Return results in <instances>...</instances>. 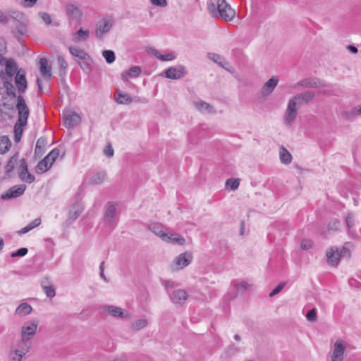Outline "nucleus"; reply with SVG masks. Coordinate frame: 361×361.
<instances>
[{
  "mask_svg": "<svg viewBox=\"0 0 361 361\" xmlns=\"http://www.w3.org/2000/svg\"><path fill=\"white\" fill-rule=\"evenodd\" d=\"M207 5L212 17H219L226 21H231L235 16V11L225 0H208Z\"/></svg>",
  "mask_w": 361,
  "mask_h": 361,
  "instance_id": "nucleus-1",
  "label": "nucleus"
},
{
  "mask_svg": "<svg viewBox=\"0 0 361 361\" xmlns=\"http://www.w3.org/2000/svg\"><path fill=\"white\" fill-rule=\"evenodd\" d=\"M31 345L17 341L9 348L8 357L10 361H23V358L30 352Z\"/></svg>",
  "mask_w": 361,
  "mask_h": 361,
  "instance_id": "nucleus-2",
  "label": "nucleus"
},
{
  "mask_svg": "<svg viewBox=\"0 0 361 361\" xmlns=\"http://www.w3.org/2000/svg\"><path fill=\"white\" fill-rule=\"evenodd\" d=\"M326 261L331 266H337L341 257L348 258L350 257V250L345 247H331L326 252Z\"/></svg>",
  "mask_w": 361,
  "mask_h": 361,
  "instance_id": "nucleus-3",
  "label": "nucleus"
},
{
  "mask_svg": "<svg viewBox=\"0 0 361 361\" xmlns=\"http://www.w3.org/2000/svg\"><path fill=\"white\" fill-rule=\"evenodd\" d=\"M38 324L37 321H28L24 323L20 328V339L19 341L32 346L31 340L37 331Z\"/></svg>",
  "mask_w": 361,
  "mask_h": 361,
  "instance_id": "nucleus-4",
  "label": "nucleus"
},
{
  "mask_svg": "<svg viewBox=\"0 0 361 361\" xmlns=\"http://www.w3.org/2000/svg\"><path fill=\"white\" fill-rule=\"evenodd\" d=\"M59 156V150L57 148L52 149L36 166L37 173H43L51 169L56 159Z\"/></svg>",
  "mask_w": 361,
  "mask_h": 361,
  "instance_id": "nucleus-5",
  "label": "nucleus"
},
{
  "mask_svg": "<svg viewBox=\"0 0 361 361\" xmlns=\"http://www.w3.org/2000/svg\"><path fill=\"white\" fill-rule=\"evenodd\" d=\"M17 102L16 109L18 110V119L16 124L19 125V127H24L27 125L30 111L22 96L17 97Z\"/></svg>",
  "mask_w": 361,
  "mask_h": 361,
  "instance_id": "nucleus-6",
  "label": "nucleus"
},
{
  "mask_svg": "<svg viewBox=\"0 0 361 361\" xmlns=\"http://www.w3.org/2000/svg\"><path fill=\"white\" fill-rule=\"evenodd\" d=\"M193 255L190 252H185L178 255L173 262V268L180 270L188 267L192 261Z\"/></svg>",
  "mask_w": 361,
  "mask_h": 361,
  "instance_id": "nucleus-7",
  "label": "nucleus"
},
{
  "mask_svg": "<svg viewBox=\"0 0 361 361\" xmlns=\"http://www.w3.org/2000/svg\"><path fill=\"white\" fill-rule=\"evenodd\" d=\"M23 18V13L16 10H0V22L4 24H11L13 20L20 21Z\"/></svg>",
  "mask_w": 361,
  "mask_h": 361,
  "instance_id": "nucleus-8",
  "label": "nucleus"
},
{
  "mask_svg": "<svg viewBox=\"0 0 361 361\" xmlns=\"http://www.w3.org/2000/svg\"><path fill=\"white\" fill-rule=\"evenodd\" d=\"M315 97V94L311 91H305L298 94H296L289 101L295 103V105L298 108L300 106L303 104H307L311 102Z\"/></svg>",
  "mask_w": 361,
  "mask_h": 361,
  "instance_id": "nucleus-9",
  "label": "nucleus"
},
{
  "mask_svg": "<svg viewBox=\"0 0 361 361\" xmlns=\"http://www.w3.org/2000/svg\"><path fill=\"white\" fill-rule=\"evenodd\" d=\"M113 25V20L110 18H103L97 22L95 27V35L97 38L102 39L108 33Z\"/></svg>",
  "mask_w": 361,
  "mask_h": 361,
  "instance_id": "nucleus-10",
  "label": "nucleus"
},
{
  "mask_svg": "<svg viewBox=\"0 0 361 361\" xmlns=\"http://www.w3.org/2000/svg\"><path fill=\"white\" fill-rule=\"evenodd\" d=\"M298 107L290 101H288L283 116L284 123L292 126L298 116Z\"/></svg>",
  "mask_w": 361,
  "mask_h": 361,
  "instance_id": "nucleus-11",
  "label": "nucleus"
},
{
  "mask_svg": "<svg viewBox=\"0 0 361 361\" xmlns=\"http://www.w3.org/2000/svg\"><path fill=\"white\" fill-rule=\"evenodd\" d=\"M322 86H326L320 80L314 78H307L300 80L290 87L297 89L299 87L302 88H317Z\"/></svg>",
  "mask_w": 361,
  "mask_h": 361,
  "instance_id": "nucleus-12",
  "label": "nucleus"
},
{
  "mask_svg": "<svg viewBox=\"0 0 361 361\" xmlns=\"http://www.w3.org/2000/svg\"><path fill=\"white\" fill-rule=\"evenodd\" d=\"M18 173L20 180L24 182L32 183L35 181V176L28 172L27 164L25 159H22L19 161Z\"/></svg>",
  "mask_w": 361,
  "mask_h": 361,
  "instance_id": "nucleus-13",
  "label": "nucleus"
},
{
  "mask_svg": "<svg viewBox=\"0 0 361 361\" xmlns=\"http://www.w3.org/2000/svg\"><path fill=\"white\" fill-rule=\"evenodd\" d=\"M169 297L175 305L180 307L188 300V294L183 289H176L169 294Z\"/></svg>",
  "mask_w": 361,
  "mask_h": 361,
  "instance_id": "nucleus-14",
  "label": "nucleus"
},
{
  "mask_svg": "<svg viewBox=\"0 0 361 361\" xmlns=\"http://www.w3.org/2000/svg\"><path fill=\"white\" fill-rule=\"evenodd\" d=\"M26 189V185L24 184L16 185L9 188L6 192L1 194V198L2 200H8L16 198L21 196Z\"/></svg>",
  "mask_w": 361,
  "mask_h": 361,
  "instance_id": "nucleus-15",
  "label": "nucleus"
},
{
  "mask_svg": "<svg viewBox=\"0 0 361 361\" xmlns=\"http://www.w3.org/2000/svg\"><path fill=\"white\" fill-rule=\"evenodd\" d=\"M116 207L114 204H110L107 207L104 213V223L113 229L116 224Z\"/></svg>",
  "mask_w": 361,
  "mask_h": 361,
  "instance_id": "nucleus-16",
  "label": "nucleus"
},
{
  "mask_svg": "<svg viewBox=\"0 0 361 361\" xmlns=\"http://www.w3.org/2000/svg\"><path fill=\"white\" fill-rule=\"evenodd\" d=\"M66 13L70 19L75 20H80L83 16V12L80 7L73 3L66 4Z\"/></svg>",
  "mask_w": 361,
  "mask_h": 361,
  "instance_id": "nucleus-17",
  "label": "nucleus"
},
{
  "mask_svg": "<svg viewBox=\"0 0 361 361\" xmlns=\"http://www.w3.org/2000/svg\"><path fill=\"white\" fill-rule=\"evenodd\" d=\"M185 68L183 66H173L165 71L166 77L169 79L179 80L184 77Z\"/></svg>",
  "mask_w": 361,
  "mask_h": 361,
  "instance_id": "nucleus-18",
  "label": "nucleus"
},
{
  "mask_svg": "<svg viewBox=\"0 0 361 361\" xmlns=\"http://www.w3.org/2000/svg\"><path fill=\"white\" fill-rule=\"evenodd\" d=\"M348 343L344 340L337 339L333 345L331 357H344Z\"/></svg>",
  "mask_w": 361,
  "mask_h": 361,
  "instance_id": "nucleus-19",
  "label": "nucleus"
},
{
  "mask_svg": "<svg viewBox=\"0 0 361 361\" xmlns=\"http://www.w3.org/2000/svg\"><path fill=\"white\" fill-rule=\"evenodd\" d=\"M105 312L114 317H120L122 319H127L131 317L130 314L123 310V309L113 305H107L104 307Z\"/></svg>",
  "mask_w": 361,
  "mask_h": 361,
  "instance_id": "nucleus-20",
  "label": "nucleus"
},
{
  "mask_svg": "<svg viewBox=\"0 0 361 361\" xmlns=\"http://www.w3.org/2000/svg\"><path fill=\"white\" fill-rule=\"evenodd\" d=\"M279 81V80L277 76H272L263 85L262 88V94L263 96L270 95L274 90L275 87L277 86Z\"/></svg>",
  "mask_w": 361,
  "mask_h": 361,
  "instance_id": "nucleus-21",
  "label": "nucleus"
},
{
  "mask_svg": "<svg viewBox=\"0 0 361 361\" xmlns=\"http://www.w3.org/2000/svg\"><path fill=\"white\" fill-rule=\"evenodd\" d=\"M193 105L201 113L209 114H214L216 113L214 107L204 101H195L193 102Z\"/></svg>",
  "mask_w": 361,
  "mask_h": 361,
  "instance_id": "nucleus-22",
  "label": "nucleus"
},
{
  "mask_svg": "<svg viewBox=\"0 0 361 361\" xmlns=\"http://www.w3.org/2000/svg\"><path fill=\"white\" fill-rule=\"evenodd\" d=\"M25 16H23V18L20 20H13L11 23L15 25V27L13 28V33L17 37H19L20 36H24L27 34V28L25 23H24Z\"/></svg>",
  "mask_w": 361,
  "mask_h": 361,
  "instance_id": "nucleus-23",
  "label": "nucleus"
},
{
  "mask_svg": "<svg viewBox=\"0 0 361 361\" xmlns=\"http://www.w3.org/2000/svg\"><path fill=\"white\" fill-rule=\"evenodd\" d=\"M15 82L18 91L20 92H24L27 89V80L25 78V73L22 71H18L15 77Z\"/></svg>",
  "mask_w": 361,
  "mask_h": 361,
  "instance_id": "nucleus-24",
  "label": "nucleus"
},
{
  "mask_svg": "<svg viewBox=\"0 0 361 361\" xmlns=\"http://www.w3.org/2000/svg\"><path fill=\"white\" fill-rule=\"evenodd\" d=\"M64 124L66 127L73 128L80 122V117L75 113H68L63 116Z\"/></svg>",
  "mask_w": 361,
  "mask_h": 361,
  "instance_id": "nucleus-25",
  "label": "nucleus"
},
{
  "mask_svg": "<svg viewBox=\"0 0 361 361\" xmlns=\"http://www.w3.org/2000/svg\"><path fill=\"white\" fill-rule=\"evenodd\" d=\"M149 230L157 236L159 237L163 241L168 239L167 233L164 230L161 224L157 223L151 224L149 226Z\"/></svg>",
  "mask_w": 361,
  "mask_h": 361,
  "instance_id": "nucleus-26",
  "label": "nucleus"
},
{
  "mask_svg": "<svg viewBox=\"0 0 361 361\" xmlns=\"http://www.w3.org/2000/svg\"><path fill=\"white\" fill-rule=\"evenodd\" d=\"M39 71L44 79L49 80L51 77V66L45 58H41L39 61Z\"/></svg>",
  "mask_w": 361,
  "mask_h": 361,
  "instance_id": "nucleus-27",
  "label": "nucleus"
},
{
  "mask_svg": "<svg viewBox=\"0 0 361 361\" xmlns=\"http://www.w3.org/2000/svg\"><path fill=\"white\" fill-rule=\"evenodd\" d=\"M141 73V68L140 66H133L129 70L123 72L121 74V78L124 81H127L129 78H137Z\"/></svg>",
  "mask_w": 361,
  "mask_h": 361,
  "instance_id": "nucleus-28",
  "label": "nucleus"
},
{
  "mask_svg": "<svg viewBox=\"0 0 361 361\" xmlns=\"http://www.w3.org/2000/svg\"><path fill=\"white\" fill-rule=\"evenodd\" d=\"M168 239L164 240V242L172 243V244H178L179 245H183L185 244V239L184 237L179 234L176 233H167Z\"/></svg>",
  "mask_w": 361,
  "mask_h": 361,
  "instance_id": "nucleus-29",
  "label": "nucleus"
},
{
  "mask_svg": "<svg viewBox=\"0 0 361 361\" xmlns=\"http://www.w3.org/2000/svg\"><path fill=\"white\" fill-rule=\"evenodd\" d=\"M90 35V30L88 29L80 28L73 35V41L75 42H79L80 41H85L88 39Z\"/></svg>",
  "mask_w": 361,
  "mask_h": 361,
  "instance_id": "nucleus-30",
  "label": "nucleus"
},
{
  "mask_svg": "<svg viewBox=\"0 0 361 361\" xmlns=\"http://www.w3.org/2000/svg\"><path fill=\"white\" fill-rule=\"evenodd\" d=\"M32 310V307L27 302L21 303L16 310L15 314L21 317L29 314Z\"/></svg>",
  "mask_w": 361,
  "mask_h": 361,
  "instance_id": "nucleus-31",
  "label": "nucleus"
},
{
  "mask_svg": "<svg viewBox=\"0 0 361 361\" xmlns=\"http://www.w3.org/2000/svg\"><path fill=\"white\" fill-rule=\"evenodd\" d=\"M280 161L283 164H289L292 161L291 154L283 146L281 147L279 150Z\"/></svg>",
  "mask_w": 361,
  "mask_h": 361,
  "instance_id": "nucleus-32",
  "label": "nucleus"
},
{
  "mask_svg": "<svg viewBox=\"0 0 361 361\" xmlns=\"http://www.w3.org/2000/svg\"><path fill=\"white\" fill-rule=\"evenodd\" d=\"M106 173L103 171L97 172L93 174L90 178V183L92 185H99L106 179Z\"/></svg>",
  "mask_w": 361,
  "mask_h": 361,
  "instance_id": "nucleus-33",
  "label": "nucleus"
},
{
  "mask_svg": "<svg viewBox=\"0 0 361 361\" xmlns=\"http://www.w3.org/2000/svg\"><path fill=\"white\" fill-rule=\"evenodd\" d=\"M41 219L37 218L35 220H33L32 222H30L27 226L21 228L20 231H18V233L19 235H23L27 233V232L30 231L33 228L39 226L41 224Z\"/></svg>",
  "mask_w": 361,
  "mask_h": 361,
  "instance_id": "nucleus-34",
  "label": "nucleus"
},
{
  "mask_svg": "<svg viewBox=\"0 0 361 361\" xmlns=\"http://www.w3.org/2000/svg\"><path fill=\"white\" fill-rule=\"evenodd\" d=\"M208 58L210 60H212V61H214V63H217L221 67L226 69V65H228V63L219 54H214V53H209V54H208Z\"/></svg>",
  "mask_w": 361,
  "mask_h": 361,
  "instance_id": "nucleus-35",
  "label": "nucleus"
},
{
  "mask_svg": "<svg viewBox=\"0 0 361 361\" xmlns=\"http://www.w3.org/2000/svg\"><path fill=\"white\" fill-rule=\"evenodd\" d=\"M11 146V140L7 136L4 135L0 137V154L6 153L8 151Z\"/></svg>",
  "mask_w": 361,
  "mask_h": 361,
  "instance_id": "nucleus-36",
  "label": "nucleus"
},
{
  "mask_svg": "<svg viewBox=\"0 0 361 361\" xmlns=\"http://www.w3.org/2000/svg\"><path fill=\"white\" fill-rule=\"evenodd\" d=\"M153 54L158 59L162 61H173L176 58V55L174 52H171L167 54H162L158 51L154 50Z\"/></svg>",
  "mask_w": 361,
  "mask_h": 361,
  "instance_id": "nucleus-37",
  "label": "nucleus"
},
{
  "mask_svg": "<svg viewBox=\"0 0 361 361\" xmlns=\"http://www.w3.org/2000/svg\"><path fill=\"white\" fill-rule=\"evenodd\" d=\"M69 51L73 56L78 57L80 59H85L88 56L87 54L84 50L76 47H71Z\"/></svg>",
  "mask_w": 361,
  "mask_h": 361,
  "instance_id": "nucleus-38",
  "label": "nucleus"
},
{
  "mask_svg": "<svg viewBox=\"0 0 361 361\" xmlns=\"http://www.w3.org/2000/svg\"><path fill=\"white\" fill-rule=\"evenodd\" d=\"M17 71V66L16 62L12 59L6 60V73L9 76H13L16 74Z\"/></svg>",
  "mask_w": 361,
  "mask_h": 361,
  "instance_id": "nucleus-39",
  "label": "nucleus"
},
{
  "mask_svg": "<svg viewBox=\"0 0 361 361\" xmlns=\"http://www.w3.org/2000/svg\"><path fill=\"white\" fill-rule=\"evenodd\" d=\"M148 321L147 319H139L132 323L131 329L133 331H139L146 327Z\"/></svg>",
  "mask_w": 361,
  "mask_h": 361,
  "instance_id": "nucleus-40",
  "label": "nucleus"
},
{
  "mask_svg": "<svg viewBox=\"0 0 361 361\" xmlns=\"http://www.w3.org/2000/svg\"><path fill=\"white\" fill-rule=\"evenodd\" d=\"M115 100L118 104H129L132 102V98L127 93L117 92V97Z\"/></svg>",
  "mask_w": 361,
  "mask_h": 361,
  "instance_id": "nucleus-41",
  "label": "nucleus"
},
{
  "mask_svg": "<svg viewBox=\"0 0 361 361\" xmlns=\"http://www.w3.org/2000/svg\"><path fill=\"white\" fill-rule=\"evenodd\" d=\"M48 279L49 278L44 279L42 282V286L47 296L49 298H53L56 295L55 288L52 286H47L45 284L46 281H47Z\"/></svg>",
  "mask_w": 361,
  "mask_h": 361,
  "instance_id": "nucleus-42",
  "label": "nucleus"
},
{
  "mask_svg": "<svg viewBox=\"0 0 361 361\" xmlns=\"http://www.w3.org/2000/svg\"><path fill=\"white\" fill-rule=\"evenodd\" d=\"M240 185L239 178H228L226 180V188H230L231 190H235Z\"/></svg>",
  "mask_w": 361,
  "mask_h": 361,
  "instance_id": "nucleus-43",
  "label": "nucleus"
},
{
  "mask_svg": "<svg viewBox=\"0 0 361 361\" xmlns=\"http://www.w3.org/2000/svg\"><path fill=\"white\" fill-rule=\"evenodd\" d=\"M234 287L238 294H243L247 290V288L249 287V284L245 281H241L239 283H235L234 284Z\"/></svg>",
  "mask_w": 361,
  "mask_h": 361,
  "instance_id": "nucleus-44",
  "label": "nucleus"
},
{
  "mask_svg": "<svg viewBox=\"0 0 361 361\" xmlns=\"http://www.w3.org/2000/svg\"><path fill=\"white\" fill-rule=\"evenodd\" d=\"M18 154H14L10 159L9 161L8 162V164H7V165L6 166V170L7 173H9V172H11V171H12L13 170L14 166H15V164L18 161Z\"/></svg>",
  "mask_w": 361,
  "mask_h": 361,
  "instance_id": "nucleus-45",
  "label": "nucleus"
},
{
  "mask_svg": "<svg viewBox=\"0 0 361 361\" xmlns=\"http://www.w3.org/2000/svg\"><path fill=\"white\" fill-rule=\"evenodd\" d=\"M102 55L108 63H112L115 61V54L113 51L104 50Z\"/></svg>",
  "mask_w": 361,
  "mask_h": 361,
  "instance_id": "nucleus-46",
  "label": "nucleus"
},
{
  "mask_svg": "<svg viewBox=\"0 0 361 361\" xmlns=\"http://www.w3.org/2000/svg\"><path fill=\"white\" fill-rule=\"evenodd\" d=\"M4 87L6 90L8 95L16 96L15 90L13 85L9 82H5L4 83Z\"/></svg>",
  "mask_w": 361,
  "mask_h": 361,
  "instance_id": "nucleus-47",
  "label": "nucleus"
},
{
  "mask_svg": "<svg viewBox=\"0 0 361 361\" xmlns=\"http://www.w3.org/2000/svg\"><path fill=\"white\" fill-rule=\"evenodd\" d=\"M27 252L28 250L27 248L22 247L18 249L17 251L12 252L11 256V257H23L27 255Z\"/></svg>",
  "mask_w": 361,
  "mask_h": 361,
  "instance_id": "nucleus-48",
  "label": "nucleus"
},
{
  "mask_svg": "<svg viewBox=\"0 0 361 361\" xmlns=\"http://www.w3.org/2000/svg\"><path fill=\"white\" fill-rule=\"evenodd\" d=\"M286 283L281 282L269 293V297H274V295L279 293L284 288Z\"/></svg>",
  "mask_w": 361,
  "mask_h": 361,
  "instance_id": "nucleus-49",
  "label": "nucleus"
},
{
  "mask_svg": "<svg viewBox=\"0 0 361 361\" xmlns=\"http://www.w3.org/2000/svg\"><path fill=\"white\" fill-rule=\"evenodd\" d=\"M307 319L310 322H315L317 320V313L315 309L309 310L306 314Z\"/></svg>",
  "mask_w": 361,
  "mask_h": 361,
  "instance_id": "nucleus-50",
  "label": "nucleus"
},
{
  "mask_svg": "<svg viewBox=\"0 0 361 361\" xmlns=\"http://www.w3.org/2000/svg\"><path fill=\"white\" fill-rule=\"evenodd\" d=\"M300 247L302 250H307L310 249L312 247V242L308 239H304L301 242Z\"/></svg>",
  "mask_w": 361,
  "mask_h": 361,
  "instance_id": "nucleus-51",
  "label": "nucleus"
},
{
  "mask_svg": "<svg viewBox=\"0 0 361 361\" xmlns=\"http://www.w3.org/2000/svg\"><path fill=\"white\" fill-rule=\"evenodd\" d=\"M39 16H41L42 20L47 24L50 25L51 23V16L45 12L39 13Z\"/></svg>",
  "mask_w": 361,
  "mask_h": 361,
  "instance_id": "nucleus-52",
  "label": "nucleus"
},
{
  "mask_svg": "<svg viewBox=\"0 0 361 361\" xmlns=\"http://www.w3.org/2000/svg\"><path fill=\"white\" fill-rule=\"evenodd\" d=\"M150 2L152 4L161 8H164L168 5L166 0H150Z\"/></svg>",
  "mask_w": 361,
  "mask_h": 361,
  "instance_id": "nucleus-53",
  "label": "nucleus"
},
{
  "mask_svg": "<svg viewBox=\"0 0 361 361\" xmlns=\"http://www.w3.org/2000/svg\"><path fill=\"white\" fill-rule=\"evenodd\" d=\"M346 225L350 229L354 226V216L351 214H348L345 218Z\"/></svg>",
  "mask_w": 361,
  "mask_h": 361,
  "instance_id": "nucleus-54",
  "label": "nucleus"
},
{
  "mask_svg": "<svg viewBox=\"0 0 361 361\" xmlns=\"http://www.w3.org/2000/svg\"><path fill=\"white\" fill-rule=\"evenodd\" d=\"M58 63H59V65L60 66L61 68H63V69L67 68L68 63L66 61L65 59L62 56H58Z\"/></svg>",
  "mask_w": 361,
  "mask_h": 361,
  "instance_id": "nucleus-55",
  "label": "nucleus"
},
{
  "mask_svg": "<svg viewBox=\"0 0 361 361\" xmlns=\"http://www.w3.org/2000/svg\"><path fill=\"white\" fill-rule=\"evenodd\" d=\"M104 154L108 157H111L114 155V149L110 145L104 148Z\"/></svg>",
  "mask_w": 361,
  "mask_h": 361,
  "instance_id": "nucleus-56",
  "label": "nucleus"
},
{
  "mask_svg": "<svg viewBox=\"0 0 361 361\" xmlns=\"http://www.w3.org/2000/svg\"><path fill=\"white\" fill-rule=\"evenodd\" d=\"M37 0H23L22 2V5L24 7L30 8L32 7L36 3Z\"/></svg>",
  "mask_w": 361,
  "mask_h": 361,
  "instance_id": "nucleus-57",
  "label": "nucleus"
},
{
  "mask_svg": "<svg viewBox=\"0 0 361 361\" xmlns=\"http://www.w3.org/2000/svg\"><path fill=\"white\" fill-rule=\"evenodd\" d=\"M329 229L338 230L340 227V223L337 220L332 221L329 224Z\"/></svg>",
  "mask_w": 361,
  "mask_h": 361,
  "instance_id": "nucleus-58",
  "label": "nucleus"
},
{
  "mask_svg": "<svg viewBox=\"0 0 361 361\" xmlns=\"http://www.w3.org/2000/svg\"><path fill=\"white\" fill-rule=\"evenodd\" d=\"M6 47L4 39L0 38V56H2L6 53Z\"/></svg>",
  "mask_w": 361,
  "mask_h": 361,
  "instance_id": "nucleus-59",
  "label": "nucleus"
},
{
  "mask_svg": "<svg viewBox=\"0 0 361 361\" xmlns=\"http://www.w3.org/2000/svg\"><path fill=\"white\" fill-rule=\"evenodd\" d=\"M351 115H361V105L355 106L350 111Z\"/></svg>",
  "mask_w": 361,
  "mask_h": 361,
  "instance_id": "nucleus-60",
  "label": "nucleus"
},
{
  "mask_svg": "<svg viewBox=\"0 0 361 361\" xmlns=\"http://www.w3.org/2000/svg\"><path fill=\"white\" fill-rule=\"evenodd\" d=\"M45 145H46V142H45L44 139H43V138L38 139L37 141V143H36V149L35 150L37 151V149H41Z\"/></svg>",
  "mask_w": 361,
  "mask_h": 361,
  "instance_id": "nucleus-61",
  "label": "nucleus"
},
{
  "mask_svg": "<svg viewBox=\"0 0 361 361\" xmlns=\"http://www.w3.org/2000/svg\"><path fill=\"white\" fill-rule=\"evenodd\" d=\"M81 212H82V209L79 207V209L74 213H73V212L71 211L70 215L72 218L76 219L81 214Z\"/></svg>",
  "mask_w": 361,
  "mask_h": 361,
  "instance_id": "nucleus-62",
  "label": "nucleus"
},
{
  "mask_svg": "<svg viewBox=\"0 0 361 361\" xmlns=\"http://www.w3.org/2000/svg\"><path fill=\"white\" fill-rule=\"evenodd\" d=\"M165 288H172L173 287V281H164L162 283Z\"/></svg>",
  "mask_w": 361,
  "mask_h": 361,
  "instance_id": "nucleus-63",
  "label": "nucleus"
},
{
  "mask_svg": "<svg viewBox=\"0 0 361 361\" xmlns=\"http://www.w3.org/2000/svg\"><path fill=\"white\" fill-rule=\"evenodd\" d=\"M347 49L353 54H357L358 51L357 48L353 45L348 46Z\"/></svg>",
  "mask_w": 361,
  "mask_h": 361,
  "instance_id": "nucleus-64",
  "label": "nucleus"
}]
</instances>
